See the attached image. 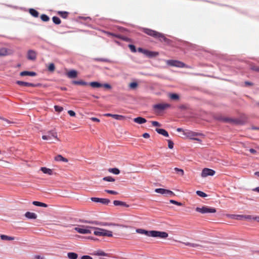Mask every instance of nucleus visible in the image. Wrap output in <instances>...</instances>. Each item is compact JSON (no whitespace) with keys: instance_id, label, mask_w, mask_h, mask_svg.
I'll return each instance as SVG.
<instances>
[{"instance_id":"nucleus-46","label":"nucleus","mask_w":259,"mask_h":259,"mask_svg":"<svg viewBox=\"0 0 259 259\" xmlns=\"http://www.w3.org/2000/svg\"><path fill=\"white\" fill-rule=\"evenodd\" d=\"M58 13L64 18H66L68 15V13L66 12H59Z\"/></svg>"},{"instance_id":"nucleus-40","label":"nucleus","mask_w":259,"mask_h":259,"mask_svg":"<svg viewBox=\"0 0 259 259\" xmlns=\"http://www.w3.org/2000/svg\"><path fill=\"white\" fill-rule=\"evenodd\" d=\"M138 84L136 82H133L129 84V87L132 89H135L137 88Z\"/></svg>"},{"instance_id":"nucleus-43","label":"nucleus","mask_w":259,"mask_h":259,"mask_svg":"<svg viewBox=\"0 0 259 259\" xmlns=\"http://www.w3.org/2000/svg\"><path fill=\"white\" fill-rule=\"evenodd\" d=\"M196 194L200 197H205L207 196V195L204 193L203 192H202L201 191H197Z\"/></svg>"},{"instance_id":"nucleus-4","label":"nucleus","mask_w":259,"mask_h":259,"mask_svg":"<svg viewBox=\"0 0 259 259\" xmlns=\"http://www.w3.org/2000/svg\"><path fill=\"white\" fill-rule=\"evenodd\" d=\"M92 228H93V227L80 226L74 228V229L80 234H88L92 233L91 229H92Z\"/></svg>"},{"instance_id":"nucleus-60","label":"nucleus","mask_w":259,"mask_h":259,"mask_svg":"<svg viewBox=\"0 0 259 259\" xmlns=\"http://www.w3.org/2000/svg\"><path fill=\"white\" fill-rule=\"evenodd\" d=\"M249 151L252 154H255L256 152V150L253 149H250Z\"/></svg>"},{"instance_id":"nucleus-31","label":"nucleus","mask_w":259,"mask_h":259,"mask_svg":"<svg viewBox=\"0 0 259 259\" xmlns=\"http://www.w3.org/2000/svg\"><path fill=\"white\" fill-rule=\"evenodd\" d=\"M32 204L33 205H34L35 206H41V207H47L48 206V205L46 203L38 202V201H33L32 202Z\"/></svg>"},{"instance_id":"nucleus-18","label":"nucleus","mask_w":259,"mask_h":259,"mask_svg":"<svg viewBox=\"0 0 259 259\" xmlns=\"http://www.w3.org/2000/svg\"><path fill=\"white\" fill-rule=\"evenodd\" d=\"M136 232L141 234H144L147 236L150 237L151 231H148L142 229H137Z\"/></svg>"},{"instance_id":"nucleus-33","label":"nucleus","mask_w":259,"mask_h":259,"mask_svg":"<svg viewBox=\"0 0 259 259\" xmlns=\"http://www.w3.org/2000/svg\"><path fill=\"white\" fill-rule=\"evenodd\" d=\"M30 14L34 17H37L38 16V13L37 11L33 9H29Z\"/></svg>"},{"instance_id":"nucleus-63","label":"nucleus","mask_w":259,"mask_h":259,"mask_svg":"<svg viewBox=\"0 0 259 259\" xmlns=\"http://www.w3.org/2000/svg\"><path fill=\"white\" fill-rule=\"evenodd\" d=\"M254 175L259 177V171L255 172Z\"/></svg>"},{"instance_id":"nucleus-15","label":"nucleus","mask_w":259,"mask_h":259,"mask_svg":"<svg viewBox=\"0 0 259 259\" xmlns=\"http://www.w3.org/2000/svg\"><path fill=\"white\" fill-rule=\"evenodd\" d=\"M16 83L21 86L32 87H34L36 86V85L33 83H29V82H27L22 81H17L16 82Z\"/></svg>"},{"instance_id":"nucleus-38","label":"nucleus","mask_w":259,"mask_h":259,"mask_svg":"<svg viewBox=\"0 0 259 259\" xmlns=\"http://www.w3.org/2000/svg\"><path fill=\"white\" fill-rule=\"evenodd\" d=\"M168 96L171 100H177L179 99V96L177 94H169Z\"/></svg>"},{"instance_id":"nucleus-6","label":"nucleus","mask_w":259,"mask_h":259,"mask_svg":"<svg viewBox=\"0 0 259 259\" xmlns=\"http://www.w3.org/2000/svg\"><path fill=\"white\" fill-rule=\"evenodd\" d=\"M169 107L170 105L168 103H160L153 106V108L156 112H160Z\"/></svg>"},{"instance_id":"nucleus-27","label":"nucleus","mask_w":259,"mask_h":259,"mask_svg":"<svg viewBox=\"0 0 259 259\" xmlns=\"http://www.w3.org/2000/svg\"><path fill=\"white\" fill-rule=\"evenodd\" d=\"M94 255H97V256H107L108 254L105 253V252L102 251V250H98L96 252H95L93 253Z\"/></svg>"},{"instance_id":"nucleus-20","label":"nucleus","mask_w":259,"mask_h":259,"mask_svg":"<svg viewBox=\"0 0 259 259\" xmlns=\"http://www.w3.org/2000/svg\"><path fill=\"white\" fill-rule=\"evenodd\" d=\"M156 131L160 135H163L164 137H168V134L167 131H166L164 129L162 128H156Z\"/></svg>"},{"instance_id":"nucleus-25","label":"nucleus","mask_w":259,"mask_h":259,"mask_svg":"<svg viewBox=\"0 0 259 259\" xmlns=\"http://www.w3.org/2000/svg\"><path fill=\"white\" fill-rule=\"evenodd\" d=\"M40 170L44 173V174H48L49 175H52V173H53V171H52V170L50 169V168H48L47 167H41L40 168Z\"/></svg>"},{"instance_id":"nucleus-3","label":"nucleus","mask_w":259,"mask_h":259,"mask_svg":"<svg viewBox=\"0 0 259 259\" xmlns=\"http://www.w3.org/2000/svg\"><path fill=\"white\" fill-rule=\"evenodd\" d=\"M195 210L196 211L202 214L215 213L216 212L215 208L207 206H203L201 207H197Z\"/></svg>"},{"instance_id":"nucleus-23","label":"nucleus","mask_w":259,"mask_h":259,"mask_svg":"<svg viewBox=\"0 0 259 259\" xmlns=\"http://www.w3.org/2000/svg\"><path fill=\"white\" fill-rule=\"evenodd\" d=\"M92 223L94 224H96V225H97L102 226H114V225H115V224H112V223H104V222H97V221L93 222Z\"/></svg>"},{"instance_id":"nucleus-32","label":"nucleus","mask_w":259,"mask_h":259,"mask_svg":"<svg viewBox=\"0 0 259 259\" xmlns=\"http://www.w3.org/2000/svg\"><path fill=\"white\" fill-rule=\"evenodd\" d=\"M1 239L3 240H14V238L13 237L9 236L6 235H1Z\"/></svg>"},{"instance_id":"nucleus-44","label":"nucleus","mask_w":259,"mask_h":259,"mask_svg":"<svg viewBox=\"0 0 259 259\" xmlns=\"http://www.w3.org/2000/svg\"><path fill=\"white\" fill-rule=\"evenodd\" d=\"M48 70L50 71H54L55 70V65L53 63H51L48 66Z\"/></svg>"},{"instance_id":"nucleus-24","label":"nucleus","mask_w":259,"mask_h":259,"mask_svg":"<svg viewBox=\"0 0 259 259\" xmlns=\"http://www.w3.org/2000/svg\"><path fill=\"white\" fill-rule=\"evenodd\" d=\"M20 75L21 76H26V75H29L31 76H34L36 75V73L34 72H30V71H22L20 73Z\"/></svg>"},{"instance_id":"nucleus-29","label":"nucleus","mask_w":259,"mask_h":259,"mask_svg":"<svg viewBox=\"0 0 259 259\" xmlns=\"http://www.w3.org/2000/svg\"><path fill=\"white\" fill-rule=\"evenodd\" d=\"M90 85L93 87V88H101V87H102V84L98 82H96V81H93V82H91L90 83Z\"/></svg>"},{"instance_id":"nucleus-45","label":"nucleus","mask_w":259,"mask_h":259,"mask_svg":"<svg viewBox=\"0 0 259 259\" xmlns=\"http://www.w3.org/2000/svg\"><path fill=\"white\" fill-rule=\"evenodd\" d=\"M54 108H55V111L59 112H61L63 109L62 107H61L59 106H55Z\"/></svg>"},{"instance_id":"nucleus-52","label":"nucleus","mask_w":259,"mask_h":259,"mask_svg":"<svg viewBox=\"0 0 259 259\" xmlns=\"http://www.w3.org/2000/svg\"><path fill=\"white\" fill-rule=\"evenodd\" d=\"M170 202L172 204H176L177 205H179V206H180L181 205V203H180V202H178L175 200H170Z\"/></svg>"},{"instance_id":"nucleus-54","label":"nucleus","mask_w":259,"mask_h":259,"mask_svg":"<svg viewBox=\"0 0 259 259\" xmlns=\"http://www.w3.org/2000/svg\"><path fill=\"white\" fill-rule=\"evenodd\" d=\"M68 113L71 116H74L75 115V113L72 110H69Z\"/></svg>"},{"instance_id":"nucleus-37","label":"nucleus","mask_w":259,"mask_h":259,"mask_svg":"<svg viewBox=\"0 0 259 259\" xmlns=\"http://www.w3.org/2000/svg\"><path fill=\"white\" fill-rule=\"evenodd\" d=\"M184 244L187 246H190L191 247H194V248H197V247H198L200 246V245L197 243L186 242V243H184Z\"/></svg>"},{"instance_id":"nucleus-17","label":"nucleus","mask_w":259,"mask_h":259,"mask_svg":"<svg viewBox=\"0 0 259 259\" xmlns=\"http://www.w3.org/2000/svg\"><path fill=\"white\" fill-rule=\"evenodd\" d=\"M67 75L70 78H75L77 76V72L74 70H71L67 72Z\"/></svg>"},{"instance_id":"nucleus-36","label":"nucleus","mask_w":259,"mask_h":259,"mask_svg":"<svg viewBox=\"0 0 259 259\" xmlns=\"http://www.w3.org/2000/svg\"><path fill=\"white\" fill-rule=\"evenodd\" d=\"M108 170L115 175H118L120 173V170L117 168H109Z\"/></svg>"},{"instance_id":"nucleus-42","label":"nucleus","mask_w":259,"mask_h":259,"mask_svg":"<svg viewBox=\"0 0 259 259\" xmlns=\"http://www.w3.org/2000/svg\"><path fill=\"white\" fill-rule=\"evenodd\" d=\"M103 180L105 181H108V182H114L115 181V179H113L111 177H104Z\"/></svg>"},{"instance_id":"nucleus-14","label":"nucleus","mask_w":259,"mask_h":259,"mask_svg":"<svg viewBox=\"0 0 259 259\" xmlns=\"http://www.w3.org/2000/svg\"><path fill=\"white\" fill-rule=\"evenodd\" d=\"M12 53V51L5 48L0 49V56H6Z\"/></svg>"},{"instance_id":"nucleus-56","label":"nucleus","mask_w":259,"mask_h":259,"mask_svg":"<svg viewBox=\"0 0 259 259\" xmlns=\"http://www.w3.org/2000/svg\"><path fill=\"white\" fill-rule=\"evenodd\" d=\"M90 119L93 121H96L98 122L100 121V119L96 117H91Z\"/></svg>"},{"instance_id":"nucleus-57","label":"nucleus","mask_w":259,"mask_h":259,"mask_svg":"<svg viewBox=\"0 0 259 259\" xmlns=\"http://www.w3.org/2000/svg\"><path fill=\"white\" fill-rule=\"evenodd\" d=\"M143 137L144 138H149L150 137V135L148 133H144L143 135Z\"/></svg>"},{"instance_id":"nucleus-28","label":"nucleus","mask_w":259,"mask_h":259,"mask_svg":"<svg viewBox=\"0 0 259 259\" xmlns=\"http://www.w3.org/2000/svg\"><path fill=\"white\" fill-rule=\"evenodd\" d=\"M67 256L69 259H77L78 255L74 252H68L67 253Z\"/></svg>"},{"instance_id":"nucleus-22","label":"nucleus","mask_w":259,"mask_h":259,"mask_svg":"<svg viewBox=\"0 0 259 259\" xmlns=\"http://www.w3.org/2000/svg\"><path fill=\"white\" fill-rule=\"evenodd\" d=\"M113 204L115 206L121 205V206H123L124 207H128L129 206V205H127L126 203L122 202V201H119V200H114L113 201Z\"/></svg>"},{"instance_id":"nucleus-7","label":"nucleus","mask_w":259,"mask_h":259,"mask_svg":"<svg viewBox=\"0 0 259 259\" xmlns=\"http://www.w3.org/2000/svg\"><path fill=\"white\" fill-rule=\"evenodd\" d=\"M168 234L165 232L158 231H151L150 237H158L160 238H166L168 237Z\"/></svg>"},{"instance_id":"nucleus-58","label":"nucleus","mask_w":259,"mask_h":259,"mask_svg":"<svg viewBox=\"0 0 259 259\" xmlns=\"http://www.w3.org/2000/svg\"><path fill=\"white\" fill-rule=\"evenodd\" d=\"M252 220H255L257 221V222H259V216H256L253 218H252Z\"/></svg>"},{"instance_id":"nucleus-10","label":"nucleus","mask_w":259,"mask_h":259,"mask_svg":"<svg viewBox=\"0 0 259 259\" xmlns=\"http://www.w3.org/2000/svg\"><path fill=\"white\" fill-rule=\"evenodd\" d=\"M214 174L215 171L213 170L205 168L202 170L201 175L202 177L205 178L209 176H212Z\"/></svg>"},{"instance_id":"nucleus-49","label":"nucleus","mask_w":259,"mask_h":259,"mask_svg":"<svg viewBox=\"0 0 259 259\" xmlns=\"http://www.w3.org/2000/svg\"><path fill=\"white\" fill-rule=\"evenodd\" d=\"M0 119H1L4 121V123H3L4 125H7V124L10 123V121L5 118H0Z\"/></svg>"},{"instance_id":"nucleus-59","label":"nucleus","mask_w":259,"mask_h":259,"mask_svg":"<svg viewBox=\"0 0 259 259\" xmlns=\"http://www.w3.org/2000/svg\"><path fill=\"white\" fill-rule=\"evenodd\" d=\"M252 69L256 71H259V67L256 66L252 67Z\"/></svg>"},{"instance_id":"nucleus-9","label":"nucleus","mask_w":259,"mask_h":259,"mask_svg":"<svg viewBox=\"0 0 259 259\" xmlns=\"http://www.w3.org/2000/svg\"><path fill=\"white\" fill-rule=\"evenodd\" d=\"M155 192L157 193H160L162 195H167V196H173L174 195V193L169 190L164 189L162 188H157L155 190Z\"/></svg>"},{"instance_id":"nucleus-50","label":"nucleus","mask_w":259,"mask_h":259,"mask_svg":"<svg viewBox=\"0 0 259 259\" xmlns=\"http://www.w3.org/2000/svg\"><path fill=\"white\" fill-rule=\"evenodd\" d=\"M128 47L132 52H135L136 51V48H135V46H134L133 45H129Z\"/></svg>"},{"instance_id":"nucleus-53","label":"nucleus","mask_w":259,"mask_h":259,"mask_svg":"<svg viewBox=\"0 0 259 259\" xmlns=\"http://www.w3.org/2000/svg\"><path fill=\"white\" fill-rule=\"evenodd\" d=\"M102 87H103L106 89H111V86L108 83L102 84Z\"/></svg>"},{"instance_id":"nucleus-8","label":"nucleus","mask_w":259,"mask_h":259,"mask_svg":"<svg viewBox=\"0 0 259 259\" xmlns=\"http://www.w3.org/2000/svg\"><path fill=\"white\" fill-rule=\"evenodd\" d=\"M166 63L169 66H175L179 68H183L186 66V65L182 62L175 60H166Z\"/></svg>"},{"instance_id":"nucleus-30","label":"nucleus","mask_w":259,"mask_h":259,"mask_svg":"<svg viewBox=\"0 0 259 259\" xmlns=\"http://www.w3.org/2000/svg\"><path fill=\"white\" fill-rule=\"evenodd\" d=\"M238 219H246V220H252V218L254 217H252L250 215H238L237 216Z\"/></svg>"},{"instance_id":"nucleus-12","label":"nucleus","mask_w":259,"mask_h":259,"mask_svg":"<svg viewBox=\"0 0 259 259\" xmlns=\"http://www.w3.org/2000/svg\"><path fill=\"white\" fill-rule=\"evenodd\" d=\"M105 116L112 117L114 119L118 120H124L126 118V117L121 115L118 114H112L110 113H106L104 115Z\"/></svg>"},{"instance_id":"nucleus-48","label":"nucleus","mask_w":259,"mask_h":259,"mask_svg":"<svg viewBox=\"0 0 259 259\" xmlns=\"http://www.w3.org/2000/svg\"><path fill=\"white\" fill-rule=\"evenodd\" d=\"M168 146L169 149H172L174 147V143L170 140L168 141Z\"/></svg>"},{"instance_id":"nucleus-1","label":"nucleus","mask_w":259,"mask_h":259,"mask_svg":"<svg viewBox=\"0 0 259 259\" xmlns=\"http://www.w3.org/2000/svg\"><path fill=\"white\" fill-rule=\"evenodd\" d=\"M144 32L149 35L154 37L155 38H158L160 39V40H163L164 41H166L167 40V39L162 33L157 32L155 30L148 28H144Z\"/></svg>"},{"instance_id":"nucleus-61","label":"nucleus","mask_w":259,"mask_h":259,"mask_svg":"<svg viewBox=\"0 0 259 259\" xmlns=\"http://www.w3.org/2000/svg\"><path fill=\"white\" fill-rule=\"evenodd\" d=\"M253 191L259 193V187H256L252 190Z\"/></svg>"},{"instance_id":"nucleus-62","label":"nucleus","mask_w":259,"mask_h":259,"mask_svg":"<svg viewBox=\"0 0 259 259\" xmlns=\"http://www.w3.org/2000/svg\"><path fill=\"white\" fill-rule=\"evenodd\" d=\"M245 84H246V85H251V84H252L251 82H248V81H246V82H245Z\"/></svg>"},{"instance_id":"nucleus-41","label":"nucleus","mask_w":259,"mask_h":259,"mask_svg":"<svg viewBox=\"0 0 259 259\" xmlns=\"http://www.w3.org/2000/svg\"><path fill=\"white\" fill-rule=\"evenodd\" d=\"M41 19L45 22H47L49 20V17L45 14H42L40 16Z\"/></svg>"},{"instance_id":"nucleus-34","label":"nucleus","mask_w":259,"mask_h":259,"mask_svg":"<svg viewBox=\"0 0 259 259\" xmlns=\"http://www.w3.org/2000/svg\"><path fill=\"white\" fill-rule=\"evenodd\" d=\"M72 83L74 84H79L82 85H86L88 84V82L84 81L83 80L73 81Z\"/></svg>"},{"instance_id":"nucleus-55","label":"nucleus","mask_w":259,"mask_h":259,"mask_svg":"<svg viewBox=\"0 0 259 259\" xmlns=\"http://www.w3.org/2000/svg\"><path fill=\"white\" fill-rule=\"evenodd\" d=\"M81 259H93V258L89 255H83L81 256Z\"/></svg>"},{"instance_id":"nucleus-13","label":"nucleus","mask_w":259,"mask_h":259,"mask_svg":"<svg viewBox=\"0 0 259 259\" xmlns=\"http://www.w3.org/2000/svg\"><path fill=\"white\" fill-rule=\"evenodd\" d=\"M36 58V52L32 50H30L27 52V58L30 60H35Z\"/></svg>"},{"instance_id":"nucleus-39","label":"nucleus","mask_w":259,"mask_h":259,"mask_svg":"<svg viewBox=\"0 0 259 259\" xmlns=\"http://www.w3.org/2000/svg\"><path fill=\"white\" fill-rule=\"evenodd\" d=\"M53 21L56 24H59L61 23V20L58 17L54 16L52 18Z\"/></svg>"},{"instance_id":"nucleus-26","label":"nucleus","mask_w":259,"mask_h":259,"mask_svg":"<svg viewBox=\"0 0 259 259\" xmlns=\"http://www.w3.org/2000/svg\"><path fill=\"white\" fill-rule=\"evenodd\" d=\"M55 160L56 161H63V162H68V160L67 159L63 157L62 155H58L57 156H56L55 158Z\"/></svg>"},{"instance_id":"nucleus-19","label":"nucleus","mask_w":259,"mask_h":259,"mask_svg":"<svg viewBox=\"0 0 259 259\" xmlns=\"http://www.w3.org/2000/svg\"><path fill=\"white\" fill-rule=\"evenodd\" d=\"M144 53L150 57H156L158 55V53L157 52L148 51L146 50L144 51Z\"/></svg>"},{"instance_id":"nucleus-16","label":"nucleus","mask_w":259,"mask_h":259,"mask_svg":"<svg viewBox=\"0 0 259 259\" xmlns=\"http://www.w3.org/2000/svg\"><path fill=\"white\" fill-rule=\"evenodd\" d=\"M25 216L28 219H36L37 218V214L36 213L29 211L26 212Z\"/></svg>"},{"instance_id":"nucleus-2","label":"nucleus","mask_w":259,"mask_h":259,"mask_svg":"<svg viewBox=\"0 0 259 259\" xmlns=\"http://www.w3.org/2000/svg\"><path fill=\"white\" fill-rule=\"evenodd\" d=\"M92 229L94 230V234L97 236H108L112 237V232L104 229L93 227Z\"/></svg>"},{"instance_id":"nucleus-21","label":"nucleus","mask_w":259,"mask_h":259,"mask_svg":"<svg viewBox=\"0 0 259 259\" xmlns=\"http://www.w3.org/2000/svg\"><path fill=\"white\" fill-rule=\"evenodd\" d=\"M134 122L139 123V124H143L146 122V119L141 117H138L134 119Z\"/></svg>"},{"instance_id":"nucleus-35","label":"nucleus","mask_w":259,"mask_h":259,"mask_svg":"<svg viewBox=\"0 0 259 259\" xmlns=\"http://www.w3.org/2000/svg\"><path fill=\"white\" fill-rule=\"evenodd\" d=\"M174 170L176 172L177 174L180 176H183L184 175V171L182 169L179 168L178 167H175Z\"/></svg>"},{"instance_id":"nucleus-11","label":"nucleus","mask_w":259,"mask_h":259,"mask_svg":"<svg viewBox=\"0 0 259 259\" xmlns=\"http://www.w3.org/2000/svg\"><path fill=\"white\" fill-rule=\"evenodd\" d=\"M91 200L96 202H100L102 204H108L110 202V200L106 198H99L97 197H92Z\"/></svg>"},{"instance_id":"nucleus-51","label":"nucleus","mask_w":259,"mask_h":259,"mask_svg":"<svg viewBox=\"0 0 259 259\" xmlns=\"http://www.w3.org/2000/svg\"><path fill=\"white\" fill-rule=\"evenodd\" d=\"M152 125L154 126H160L161 124L157 121H151Z\"/></svg>"},{"instance_id":"nucleus-47","label":"nucleus","mask_w":259,"mask_h":259,"mask_svg":"<svg viewBox=\"0 0 259 259\" xmlns=\"http://www.w3.org/2000/svg\"><path fill=\"white\" fill-rule=\"evenodd\" d=\"M105 191L109 194H113V195H117L118 193L116 191L109 190H105Z\"/></svg>"},{"instance_id":"nucleus-64","label":"nucleus","mask_w":259,"mask_h":259,"mask_svg":"<svg viewBox=\"0 0 259 259\" xmlns=\"http://www.w3.org/2000/svg\"><path fill=\"white\" fill-rule=\"evenodd\" d=\"M177 131L178 132H181V131H182V128H177Z\"/></svg>"},{"instance_id":"nucleus-5","label":"nucleus","mask_w":259,"mask_h":259,"mask_svg":"<svg viewBox=\"0 0 259 259\" xmlns=\"http://www.w3.org/2000/svg\"><path fill=\"white\" fill-rule=\"evenodd\" d=\"M54 138L57 141H59L60 140L57 137V133L54 130L49 131L47 133L46 135L42 136V139L44 140L51 141Z\"/></svg>"}]
</instances>
